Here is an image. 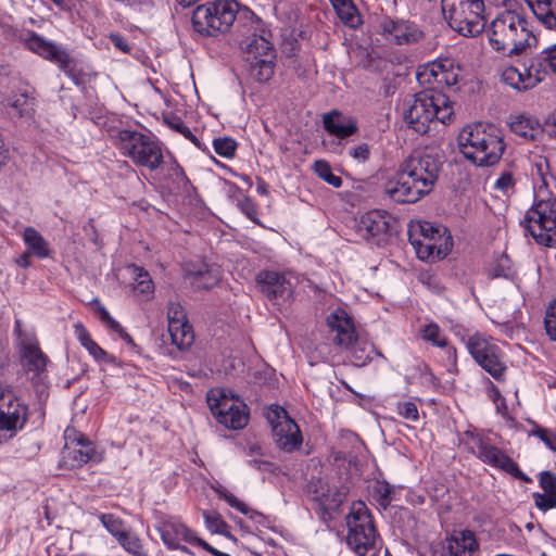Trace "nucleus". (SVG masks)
<instances>
[{"label":"nucleus","mask_w":556,"mask_h":556,"mask_svg":"<svg viewBox=\"0 0 556 556\" xmlns=\"http://www.w3.org/2000/svg\"><path fill=\"white\" fill-rule=\"evenodd\" d=\"M195 31L205 36L227 33L236 23L243 38L240 48L249 64L250 75L260 83L268 81L275 73L276 49L273 33L248 8L239 9L235 0H216L198 5L192 13Z\"/></svg>","instance_id":"obj_1"},{"label":"nucleus","mask_w":556,"mask_h":556,"mask_svg":"<svg viewBox=\"0 0 556 556\" xmlns=\"http://www.w3.org/2000/svg\"><path fill=\"white\" fill-rule=\"evenodd\" d=\"M441 167L438 153L414 150L386 184L384 193L396 203H415L432 191Z\"/></svg>","instance_id":"obj_2"},{"label":"nucleus","mask_w":556,"mask_h":556,"mask_svg":"<svg viewBox=\"0 0 556 556\" xmlns=\"http://www.w3.org/2000/svg\"><path fill=\"white\" fill-rule=\"evenodd\" d=\"M459 151L476 166L489 167L502 159L506 144L502 131L493 124L476 123L463 128Z\"/></svg>","instance_id":"obj_3"},{"label":"nucleus","mask_w":556,"mask_h":556,"mask_svg":"<svg viewBox=\"0 0 556 556\" xmlns=\"http://www.w3.org/2000/svg\"><path fill=\"white\" fill-rule=\"evenodd\" d=\"M490 45L505 55H517L535 41L527 18L515 10L496 15L488 27Z\"/></svg>","instance_id":"obj_4"},{"label":"nucleus","mask_w":556,"mask_h":556,"mask_svg":"<svg viewBox=\"0 0 556 556\" xmlns=\"http://www.w3.org/2000/svg\"><path fill=\"white\" fill-rule=\"evenodd\" d=\"M454 114L448 97L437 90H427L416 93L406 103L404 121L409 128L420 135L430 130L435 122L446 124Z\"/></svg>","instance_id":"obj_5"},{"label":"nucleus","mask_w":556,"mask_h":556,"mask_svg":"<svg viewBox=\"0 0 556 556\" xmlns=\"http://www.w3.org/2000/svg\"><path fill=\"white\" fill-rule=\"evenodd\" d=\"M348 527L346 544L357 556H379L382 540L375 526L374 517L362 501L353 502L345 517Z\"/></svg>","instance_id":"obj_6"},{"label":"nucleus","mask_w":556,"mask_h":556,"mask_svg":"<svg viewBox=\"0 0 556 556\" xmlns=\"http://www.w3.org/2000/svg\"><path fill=\"white\" fill-rule=\"evenodd\" d=\"M409 242L421 261L444 258L452 250L453 239L446 227L430 222L410 225Z\"/></svg>","instance_id":"obj_7"},{"label":"nucleus","mask_w":556,"mask_h":556,"mask_svg":"<svg viewBox=\"0 0 556 556\" xmlns=\"http://www.w3.org/2000/svg\"><path fill=\"white\" fill-rule=\"evenodd\" d=\"M442 12L450 27L465 37H476L485 28L483 0H442Z\"/></svg>","instance_id":"obj_8"},{"label":"nucleus","mask_w":556,"mask_h":556,"mask_svg":"<svg viewBox=\"0 0 556 556\" xmlns=\"http://www.w3.org/2000/svg\"><path fill=\"white\" fill-rule=\"evenodd\" d=\"M521 226L525 235H530L535 242L548 248L556 247V199L538 200L527 211Z\"/></svg>","instance_id":"obj_9"},{"label":"nucleus","mask_w":556,"mask_h":556,"mask_svg":"<svg viewBox=\"0 0 556 556\" xmlns=\"http://www.w3.org/2000/svg\"><path fill=\"white\" fill-rule=\"evenodd\" d=\"M121 149L124 155L150 170H155L164 162L162 148L159 142L136 130L122 129L117 134Z\"/></svg>","instance_id":"obj_10"},{"label":"nucleus","mask_w":556,"mask_h":556,"mask_svg":"<svg viewBox=\"0 0 556 556\" xmlns=\"http://www.w3.org/2000/svg\"><path fill=\"white\" fill-rule=\"evenodd\" d=\"M466 348L475 362L494 380H505V354L492 338L476 332L467 339Z\"/></svg>","instance_id":"obj_11"},{"label":"nucleus","mask_w":556,"mask_h":556,"mask_svg":"<svg viewBox=\"0 0 556 556\" xmlns=\"http://www.w3.org/2000/svg\"><path fill=\"white\" fill-rule=\"evenodd\" d=\"M469 452L472 453L484 464H488L494 468L501 469L504 472L513 476L514 478L530 482L531 479L525 475L508 455H506L501 448L493 445L488 437L472 431L466 433Z\"/></svg>","instance_id":"obj_12"},{"label":"nucleus","mask_w":556,"mask_h":556,"mask_svg":"<svg viewBox=\"0 0 556 556\" xmlns=\"http://www.w3.org/2000/svg\"><path fill=\"white\" fill-rule=\"evenodd\" d=\"M25 45L30 51L55 63L75 85L79 86L84 84V71L78 67L77 61L62 47L46 40L37 34H31V36L26 39Z\"/></svg>","instance_id":"obj_13"},{"label":"nucleus","mask_w":556,"mask_h":556,"mask_svg":"<svg viewBox=\"0 0 556 556\" xmlns=\"http://www.w3.org/2000/svg\"><path fill=\"white\" fill-rule=\"evenodd\" d=\"M64 440L63 460L67 467L72 469L80 468L88 462L101 460L93 442L75 428L67 427L65 429Z\"/></svg>","instance_id":"obj_14"},{"label":"nucleus","mask_w":556,"mask_h":556,"mask_svg":"<svg viewBox=\"0 0 556 556\" xmlns=\"http://www.w3.org/2000/svg\"><path fill=\"white\" fill-rule=\"evenodd\" d=\"M460 67L451 58H439L420 66L417 71V79L429 90L451 87L457 84Z\"/></svg>","instance_id":"obj_15"},{"label":"nucleus","mask_w":556,"mask_h":556,"mask_svg":"<svg viewBox=\"0 0 556 556\" xmlns=\"http://www.w3.org/2000/svg\"><path fill=\"white\" fill-rule=\"evenodd\" d=\"M391 216L381 211H369L355 223L356 235L375 245H383L391 237Z\"/></svg>","instance_id":"obj_16"},{"label":"nucleus","mask_w":556,"mask_h":556,"mask_svg":"<svg viewBox=\"0 0 556 556\" xmlns=\"http://www.w3.org/2000/svg\"><path fill=\"white\" fill-rule=\"evenodd\" d=\"M28 407L12 391L0 389V432L13 437L27 421Z\"/></svg>","instance_id":"obj_17"},{"label":"nucleus","mask_w":556,"mask_h":556,"mask_svg":"<svg viewBox=\"0 0 556 556\" xmlns=\"http://www.w3.org/2000/svg\"><path fill=\"white\" fill-rule=\"evenodd\" d=\"M280 452L302 457L309 454L308 450L304 451V437L300 426L282 406H280Z\"/></svg>","instance_id":"obj_18"},{"label":"nucleus","mask_w":556,"mask_h":556,"mask_svg":"<svg viewBox=\"0 0 556 556\" xmlns=\"http://www.w3.org/2000/svg\"><path fill=\"white\" fill-rule=\"evenodd\" d=\"M380 26L382 35L396 45L416 43L424 37L422 30L409 21L384 18Z\"/></svg>","instance_id":"obj_19"},{"label":"nucleus","mask_w":556,"mask_h":556,"mask_svg":"<svg viewBox=\"0 0 556 556\" xmlns=\"http://www.w3.org/2000/svg\"><path fill=\"white\" fill-rule=\"evenodd\" d=\"M156 530L167 548L179 547L180 541L198 545V540H201L186 525L174 518L161 520Z\"/></svg>","instance_id":"obj_20"},{"label":"nucleus","mask_w":556,"mask_h":556,"mask_svg":"<svg viewBox=\"0 0 556 556\" xmlns=\"http://www.w3.org/2000/svg\"><path fill=\"white\" fill-rule=\"evenodd\" d=\"M327 325L333 333L332 341L336 345H350L356 332L352 317L342 308L333 311L327 317Z\"/></svg>","instance_id":"obj_21"},{"label":"nucleus","mask_w":556,"mask_h":556,"mask_svg":"<svg viewBox=\"0 0 556 556\" xmlns=\"http://www.w3.org/2000/svg\"><path fill=\"white\" fill-rule=\"evenodd\" d=\"M185 278L199 290H210L219 282L220 270L214 264L200 263L187 268Z\"/></svg>","instance_id":"obj_22"},{"label":"nucleus","mask_w":556,"mask_h":556,"mask_svg":"<svg viewBox=\"0 0 556 556\" xmlns=\"http://www.w3.org/2000/svg\"><path fill=\"white\" fill-rule=\"evenodd\" d=\"M21 358L23 367L37 376L46 371L49 363L48 356L41 351L35 339H24L21 342Z\"/></svg>","instance_id":"obj_23"},{"label":"nucleus","mask_w":556,"mask_h":556,"mask_svg":"<svg viewBox=\"0 0 556 556\" xmlns=\"http://www.w3.org/2000/svg\"><path fill=\"white\" fill-rule=\"evenodd\" d=\"M323 124L327 132L339 139H345L358 130L356 121L351 116L343 115L338 110L325 114Z\"/></svg>","instance_id":"obj_24"},{"label":"nucleus","mask_w":556,"mask_h":556,"mask_svg":"<svg viewBox=\"0 0 556 556\" xmlns=\"http://www.w3.org/2000/svg\"><path fill=\"white\" fill-rule=\"evenodd\" d=\"M341 348L349 352L350 361L356 367L366 366L372 359L374 355L383 357V355L376 350L371 342H369L366 338L361 337L359 334L352 339L350 345H342Z\"/></svg>","instance_id":"obj_25"},{"label":"nucleus","mask_w":556,"mask_h":556,"mask_svg":"<svg viewBox=\"0 0 556 556\" xmlns=\"http://www.w3.org/2000/svg\"><path fill=\"white\" fill-rule=\"evenodd\" d=\"M206 400L208 407L217 421L219 420V414L227 415L233 410H239L242 408L241 404H243L239 399H236L232 395L229 396L224 389L210 390Z\"/></svg>","instance_id":"obj_26"},{"label":"nucleus","mask_w":556,"mask_h":556,"mask_svg":"<svg viewBox=\"0 0 556 556\" xmlns=\"http://www.w3.org/2000/svg\"><path fill=\"white\" fill-rule=\"evenodd\" d=\"M502 80L518 91L531 89L541 81L539 76L534 75L531 65L525 68V72H520L514 66L506 67L502 73Z\"/></svg>","instance_id":"obj_27"},{"label":"nucleus","mask_w":556,"mask_h":556,"mask_svg":"<svg viewBox=\"0 0 556 556\" xmlns=\"http://www.w3.org/2000/svg\"><path fill=\"white\" fill-rule=\"evenodd\" d=\"M9 106L14 111L13 116L18 118H33L36 106L34 90L24 86L12 96Z\"/></svg>","instance_id":"obj_28"},{"label":"nucleus","mask_w":556,"mask_h":556,"mask_svg":"<svg viewBox=\"0 0 556 556\" xmlns=\"http://www.w3.org/2000/svg\"><path fill=\"white\" fill-rule=\"evenodd\" d=\"M508 125L515 135L525 140L534 141L543 134V128L539 121L530 116H511Z\"/></svg>","instance_id":"obj_29"},{"label":"nucleus","mask_w":556,"mask_h":556,"mask_svg":"<svg viewBox=\"0 0 556 556\" xmlns=\"http://www.w3.org/2000/svg\"><path fill=\"white\" fill-rule=\"evenodd\" d=\"M341 480L339 485H333V490H329L328 494H323L324 505L327 509L333 511L338 510L354 486L353 477L348 470L344 471V477H342Z\"/></svg>","instance_id":"obj_30"},{"label":"nucleus","mask_w":556,"mask_h":556,"mask_svg":"<svg viewBox=\"0 0 556 556\" xmlns=\"http://www.w3.org/2000/svg\"><path fill=\"white\" fill-rule=\"evenodd\" d=\"M534 16L546 28L556 30V0H525Z\"/></svg>","instance_id":"obj_31"},{"label":"nucleus","mask_w":556,"mask_h":556,"mask_svg":"<svg viewBox=\"0 0 556 556\" xmlns=\"http://www.w3.org/2000/svg\"><path fill=\"white\" fill-rule=\"evenodd\" d=\"M531 68L534 71V75L539 76L541 81L548 72L556 75V45L545 48L540 54L533 58Z\"/></svg>","instance_id":"obj_32"},{"label":"nucleus","mask_w":556,"mask_h":556,"mask_svg":"<svg viewBox=\"0 0 556 556\" xmlns=\"http://www.w3.org/2000/svg\"><path fill=\"white\" fill-rule=\"evenodd\" d=\"M24 242L28 252L38 258H46L50 256L49 244L46 239L33 227H27L23 233Z\"/></svg>","instance_id":"obj_33"},{"label":"nucleus","mask_w":556,"mask_h":556,"mask_svg":"<svg viewBox=\"0 0 556 556\" xmlns=\"http://www.w3.org/2000/svg\"><path fill=\"white\" fill-rule=\"evenodd\" d=\"M255 283L260 292L276 304L278 292V271L261 270L255 277Z\"/></svg>","instance_id":"obj_34"},{"label":"nucleus","mask_w":556,"mask_h":556,"mask_svg":"<svg viewBox=\"0 0 556 556\" xmlns=\"http://www.w3.org/2000/svg\"><path fill=\"white\" fill-rule=\"evenodd\" d=\"M168 333L172 343L180 351L188 349L194 341L192 326L187 321L177 326H169Z\"/></svg>","instance_id":"obj_35"},{"label":"nucleus","mask_w":556,"mask_h":556,"mask_svg":"<svg viewBox=\"0 0 556 556\" xmlns=\"http://www.w3.org/2000/svg\"><path fill=\"white\" fill-rule=\"evenodd\" d=\"M130 269L135 279V292L141 294L144 300L151 299L154 293V283L150 277V274L144 268L136 265H131Z\"/></svg>","instance_id":"obj_36"},{"label":"nucleus","mask_w":556,"mask_h":556,"mask_svg":"<svg viewBox=\"0 0 556 556\" xmlns=\"http://www.w3.org/2000/svg\"><path fill=\"white\" fill-rule=\"evenodd\" d=\"M419 334L424 341L432 344L433 346L441 349L447 346V338L440 326L435 323L422 325L419 329Z\"/></svg>","instance_id":"obj_37"},{"label":"nucleus","mask_w":556,"mask_h":556,"mask_svg":"<svg viewBox=\"0 0 556 556\" xmlns=\"http://www.w3.org/2000/svg\"><path fill=\"white\" fill-rule=\"evenodd\" d=\"M117 543L124 548V551L132 556H149L144 549L141 539L134 532L127 530L121 538H118Z\"/></svg>","instance_id":"obj_38"},{"label":"nucleus","mask_w":556,"mask_h":556,"mask_svg":"<svg viewBox=\"0 0 556 556\" xmlns=\"http://www.w3.org/2000/svg\"><path fill=\"white\" fill-rule=\"evenodd\" d=\"M241 406L242 408H240L239 410H233L232 413H229L227 415L219 414L218 422L224 425L226 428L232 430L244 428L248 424L249 415L245 410V404H241Z\"/></svg>","instance_id":"obj_39"},{"label":"nucleus","mask_w":556,"mask_h":556,"mask_svg":"<svg viewBox=\"0 0 556 556\" xmlns=\"http://www.w3.org/2000/svg\"><path fill=\"white\" fill-rule=\"evenodd\" d=\"M337 7H333L341 21L350 26L355 28L361 23V17L356 12V8L351 3L350 0H343L337 3Z\"/></svg>","instance_id":"obj_40"},{"label":"nucleus","mask_w":556,"mask_h":556,"mask_svg":"<svg viewBox=\"0 0 556 556\" xmlns=\"http://www.w3.org/2000/svg\"><path fill=\"white\" fill-rule=\"evenodd\" d=\"M99 520L116 541L127 531L124 520L113 514H100Z\"/></svg>","instance_id":"obj_41"},{"label":"nucleus","mask_w":556,"mask_h":556,"mask_svg":"<svg viewBox=\"0 0 556 556\" xmlns=\"http://www.w3.org/2000/svg\"><path fill=\"white\" fill-rule=\"evenodd\" d=\"M315 174L327 184L334 188L342 186V178L334 175L331 170L330 164L325 160H317L313 165Z\"/></svg>","instance_id":"obj_42"},{"label":"nucleus","mask_w":556,"mask_h":556,"mask_svg":"<svg viewBox=\"0 0 556 556\" xmlns=\"http://www.w3.org/2000/svg\"><path fill=\"white\" fill-rule=\"evenodd\" d=\"M166 179L173 184V189L176 190L182 189L189 184L184 168L175 160L167 165Z\"/></svg>","instance_id":"obj_43"},{"label":"nucleus","mask_w":556,"mask_h":556,"mask_svg":"<svg viewBox=\"0 0 556 556\" xmlns=\"http://www.w3.org/2000/svg\"><path fill=\"white\" fill-rule=\"evenodd\" d=\"M164 123L173 130L181 134L186 139H189L191 142L198 146V138L192 134L190 128L184 123L181 117L170 113L164 115Z\"/></svg>","instance_id":"obj_44"},{"label":"nucleus","mask_w":556,"mask_h":556,"mask_svg":"<svg viewBox=\"0 0 556 556\" xmlns=\"http://www.w3.org/2000/svg\"><path fill=\"white\" fill-rule=\"evenodd\" d=\"M510 260L507 255H501L495 263L489 268V277L491 278H510L511 277Z\"/></svg>","instance_id":"obj_45"},{"label":"nucleus","mask_w":556,"mask_h":556,"mask_svg":"<svg viewBox=\"0 0 556 556\" xmlns=\"http://www.w3.org/2000/svg\"><path fill=\"white\" fill-rule=\"evenodd\" d=\"M203 517L210 531L224 534L228 525L223 520L222 516L215 510H204Z\"/></svg>","instance_id":"obj_46"},{"label":"nucleus","mask_w":556,"mask_h":556,"mask_svg":"<svg viewBox=\"0 0 556 556\" xmlns=\"http://www.w3.org/2000/svg\"><path fill=\"white\" fill-rule=\"evenodd\" d=\"M213 147L218 155L230 159L235 155L237 142L229 137L216 138L213 141Z\"/></svg>","instance_id":"obj_47"},{"label":"nucleus","mask_w":556,"mask_h":556,"mask_svg":"<svg viewBox=\"0 0 556 556\" xmlns=\"http://www.w3.org/2000/svg\"><path fill=\"white\" fill-rule=\"evenodd\" d=\"M395 486L391 485L387 481L377 482L375 486V493L378 497V502L384 508L390 505L394 500Z\"/></svg>","instance_id":"obj_48"},{"label":"nucleus","mask_w":556,"mask_h":556,"mask_svg":"<svg viewBox=\"0 0 556 556\" xmlns=\"http://www.w3.org/2000/svg\"><path fill=\"white\" fill-rule=\"evenodd\" d=\"M298 285V276L290 271L280 273V298L290 299Z\"/></svg>","instance_id":"obj_49"},{"label":"nucleus","mask_w":556,"mask_h":556,"mask_svg":"<svg viewBox=\"0 0 556 556\" xmlns=\"http://www.w3.org/2000/svg\"><path fill=\"white\" fill-rule=\"evenodd\" d=\"M544 325L548 338L556 341V300L546 309Z\"/></svg>","instance_id":"obj_50"},{"label":"nucleus","mask_w":556,"mask_h":556,"mask_svg":"<svg viewBox=\"0 0 556 556\" xmlns=\"http://www.w3.org/2000/svg\"><path fill=\"white\" fill-rule=\"evenodd\" d=\"M451 540H456L459 544V548L463 549V555L466 556L467 552H473L478 549V543L475 538L473 532L466 530L460 533L459 538H452Z\"/></svg>","instance_id":"obj_51"},{"label":"nucleus","mask_w":556,"mask_h":556,"mask_svg":"<svg viewBox=\"0 0 556 556\" xmlns=\"http://www.w3.org/2000/svg\"><path fill=\"white\" fill-rule=\"evenodd\" d=\"M396 408L399 415L409 421H417L419 419L418 407L414 402H399Z\"/></svg>","instance_id":"obj_52"},{"label":"nucleus","mask_w":556,"mask_h":556,"mask_svg":"<svg viewBox=\"0 0 556 556\" xmlns=\"http://www.w3.org/2000/svg\"><path fill=\"white\" fill-rule=\"evenodd\" d=\"M168 327L177 326L179 324L187 323L186 314L182 306L179 303H169L168 305Z\"/></svg>","instance_id":"obj_53"},{"label":"nucleus","mask_w":556,"mask_h":556,"mask_svg":"<svg viewBox=\"0 0 556 556\" xmlns=\"http://www.w3.org/2000/svg\"><path fill=\"white\" fill-rule=\"evenodd\" d=\"M494 188L502 191L504 194H508L509 192L514 191L515 179L511 172H502L494 184Z\"/></svg>","instance_id":"obj_54"},{"label":"nucleus","mask_w":556,"mask_h":556,"mask_svg":"<svg viewBox=\"0 0 556 556\" xmlns=\"http://www.w3.org/2000/svg\"><path fill=\"white\" fill-rule=\"evenodd\" d=\"M249 518L254 521L257 525V531L261 533V535L267 534L266 530H273L275 532V529L273 527V521L269 520L268 517L264 516L263 514L255 511L250 508V514L248 515Z\"/></svg>","instance_id":"obj_55"},{"label":"nucleus","mask_w":556,"mask_h":556,"mask_svg":"<svg viewBox=\"0 0 556 556\" xmlns=\"http://www.w3.org/2000/svg\"><path fill=\"white\" fill-rule=\"evenodd\" d=\"M533 498L536 507L543 511L556 507V494L554 493H534Z\"/></svg>","instance_id":"obj_56"},{"label":"nucleus","mask_w":556,"mask_h":556,"mask_svg":"<svg viewBox=\"0 0 556 556\" xmlns=\"http://www.w3.org/2000/svg\"><path fill=\"white\" fill-rule=\"evenodd\" d=\"M435 556H464L456 540L446 539L435 551Z\"/></svg>","instance_id":"obj_57"},{"label":"nucleus","mask_w":556,"mask_h":556,"mask_svg":"<svg viewBox=\"0 0 556 556\" xmlns=\"http://www.w3.org/2000/svg\"><path fill=\"white\" fill-rule=\"evenodd\" d=\"M217 493L219 497L225 500L231 507L236 508L237 510L244 515L250 514V508L248 507V505L242 501L238 500L233 494L229 493L226 490H218Z\"/></svg>","instance_id":"obj_58"},{"label":"nucleus","mask_w":556,"mask_h":556,"mask_svg":"<svg viewBox=\"0 0 556 556\" xmlns=\"http://www.w3.org/2000/svg\"><path fill=\"white\" fill-rule=\"evenodd\" d=\"M540 486L546 493L556 494V475L551 471H543L540 475Z\"/></svg>","instance_id":"obj_59"},{"label":"nucleus","mask_w":556,"mask_h":556,"mask_svg":"<svg viewBox=\"0 0 556 556\" xmlns=\"http://www.w3.org/2000/svg\"><path fill=\"white\" fill-rule=\"evenodd\" d=\"M263 414L271 427L273 434L276 435L278 428V403H273L268 407H265Z\"/></svg>","instance_id":"obj_60"},{"label":"nucleus","mask_w":556,"mask_h":556,"mask_svg":"<svg viewBox=\"0 0 556 556\" xmlns=\"http://www.w3.org/2000/svg\"><path fill=\"white\" fill-rule=\"evenodd\" d=\"M349 154L357 162L364 163L369 160L370 148L368 143H361L350 149Z\"/></svg>","instance_id":"obj_61"},{"label":"nucleus","mask_w":556,"mask_h":556,"mask_svg":"<svg viewBox=\"0 0 556 556\" xmlns=\"http://www.w3.org/2000/svg\"><path fill=\"white\" fill-rule=\"evenodd\" d=\"M238 206L241 212L251 220L256 222V210L253 201L250 198H244L238 202Z\"/></svg>","instance_id":"obj_62"},{"label":"nucleus","mask_w":556,"mask_h":556,"mask_svg":"<svg viewBox=\"0 0 556 556\" xmlns=\"http://www.w3.org/2000/svg\"><path fill=\"white\" fill-rule=\"evenodd\" d=\"M75 333L77 336L78 341L84 348L88 346V344L93 341L88 330L81 323L75 325Z\"/></svg>","instance_id":"obj_63"},{"label":"nucleus","mask_w":556,"mask_h":556,"mask_svg":"<svg viewBox=\"0 0 556 556\" xmlns=\"http://www.w3.org/2000/svg\"><path fill=\"white\" fill-rule=\"evenodd\" d=\"M110 40L113 43V46L115 48H117L118 50H121L125 53L130 52V50H131L130 46L128 45L127 40L119 34H111Z\"/></svg>","instance_id":"obj_64"}]
</instances>
